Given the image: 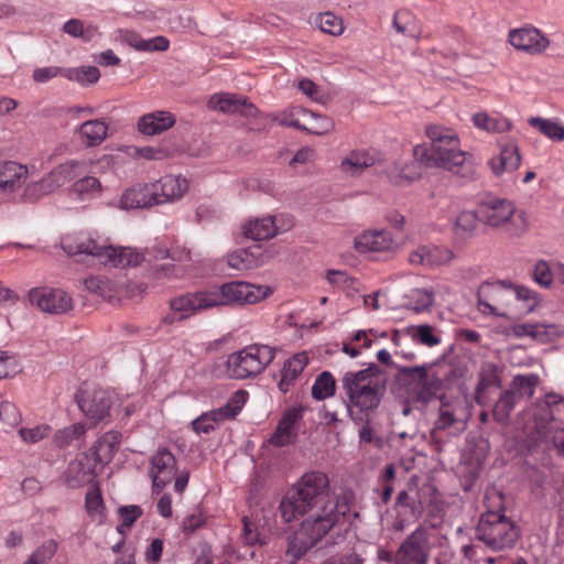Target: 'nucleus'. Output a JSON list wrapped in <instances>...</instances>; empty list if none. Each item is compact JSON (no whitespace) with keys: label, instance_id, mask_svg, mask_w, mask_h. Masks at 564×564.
I'll use <instances>...</instances> for the list:
<instances>
[{"label":"nucleus","instance_id":"obj_54","mask_svg":"<svg viewBox=\"0 0 564 564\" xmlns=\"http://www.w3.org/2000/svg\"><path fill=\"white\" fill-rule=\"evenodd\" d=\"M412 338L419 344L434 347L441 343V337L435 334L431 325L423 324L412 327Z\"/></svg>","mask_w":564,"mask_h":564},{"label":"nucleus","instance_id":"obj_9","mask_svg":"<svg viewBox=\"0 0 564 564\" xmlns=\"http://www.w3.org/2000/svg\"><path fill=\"white\" fill-rule=\"evenodd\" d=\"M398 373L410 402L425 405L437 399L442 389L429 365L400 367Z\"/></svg>","mask_w":564,"mask_h":564},{"label":"nucleus","instance_id":"obj_1","mask_svg":"<svg viewBox=\"0 0 564 564\" xmlns=\"http://www.w3.org/2000/svg\"><path fill=\"white\" fill-rule=\"evenodd\" d=\"M425 132L431 140V147H415L416 161L394 163L387 167L386 175L391 184L404 186L420 178L419 162L426 167H442L463 176L470 172V155L459 150V139L454 130L431 124L426 127Z\"/></svg>","mask_w":564,"mask_h":564},{"label":"nucleus","instance_id":"obj_60","mask_svg":"<svg viewBox=\"0 0 564 564\" xmlns=\"http://www.w3.org/2000/svg\"><path fill=\"white\" fill-rule=\"evenodd\" d=\"M0 420L8 427H13L20 423L21 414L13 403L9 401H2L0 403Z\"/></svg>","mask_w":564,"mask_h":564},{"label":"nucleus","instance_id":"obj_21","mask_svg":"<svg viewBox=\"0 0 564 564\" xmlns=\"http://www.w3.org/2000/svg\"><path fill=\"white\" fill-rule=\"evenodd\" d=\"M208 107L223 113H240L246 117H253L258 111L248 98L229 93L214 94L208 100Z\"/></svg>","mask_w":564,"mask_h":564},{"label":"nucleus","instance_id":"obj_27","mask_svg":"<svg viewBox=\"0 0 564 564\" xmlns=\"http://www.w3.org/2000/svg\"><path fill=\"white\" fill-rule=\"evenodd\" d=\"M464 408L459 402H445L441 399L438 417L434 423V430L454 429L460 432L465 429V422L462 419Z\"/></svg>","mask_w":564,"mask_h":564},{"label":"nucleus","instance_id":"obj_30","mask_svg":"<svg viewBox=\"0 0 564 564\" xmlns=\"http://www.w3.org/2000/svg\"><path fill=\"white\" fill-rule=\"evenodd\" d=\"M120 444V434L115 431L106 432L90 448V454L95 460V467L106 465L111 462Z\"/></svg>","mask_w":564,"mask_h":564},{"label":"nucleus","instance_id":"obj_50","mask_svg":"<svg viewBox=\"0 0 564 564\" xmlns=\"http://www.w3.org/2000/svg\"><path fill=\"white\" fill-rule=\"evenodd\" d=\"M63 76L69 80L77 82L80 85H87L98 82L100 72L96 66H83L67 68L63 72Z\"/></svg>","mask_w":564,"mask_h":564},{"label":"nucleus","instance_id":"obj_10","mask_svg":"<svg viewBox=\"0 0 564 564\" xmlns=\"http://www.w3.org/2000/svg\"><path fill=\"white\" fill-rule=\"evenodd\" d=\"M86 172L87 164L84 161H67L53 169L41 180L29 183L23 191V198L28 202H36Z\"/></svg>","mask_w":564,"mask_h":564},{"label":"nucleus","instance_id":"obj_56","mask_svg":"<svg viewBox=\"0 0 564 564\" xmlns=\"http://www.w3.org/2000/svg\"><path fill=\"white\" fill-rule=\"evenodd\" d=\"M85 508L88 516L91 518L102 514L104 501L100 489L97 486H91L86 492Z\"/></svg>","mask_w":564,"mask_h":564},{"label":"nucleus","instance_id":"obj_45","mask_svg":"<svg viewBox=\"0 0 564 564\" xmlns=\"http://www.w3.org/2000/svg\"><path fill=\"white\" fill-rule=\"evenodd\" d=\"M336 380L329 371L319 373L312 387V397L315 400H325L335 394Z\"/></svg>","mask_w":564,"mask_h":564},{"label":"nucleus","instance_id":"obj_64","mask_svg":"<svg viewBox=\"0 0 564 564\" xmlns=\"http://www.w3.org/2000/svg\"><path fill=\"white\" fill-rule=\"evenodd\" d=\"M55 552V545L50 543L35 550L24 564H46Z\"/></svg>","mask_w":564,"mask_h":564},{"label":"nucleus","instance_id":"obj_25","mask_svg":"<svg viewBox=\"0 0 564 564\" xmlns=\"http://www.w3.org/2000/svg\"><path fill=\"white\" fill-rule=\"evenodd\" d=\"M303 410L301 408H292L285 412L280 420L275 432L270 438V443L276 447L286 446L296 438L294 425L302 419Z\"/></svg>","mask_w":564,"mask_h":564},{"label":"nucleus","instance_id":"obj_63","mask_svg":"<svg viewBox=\"0 0 564 564\" xmlns=\"http://www.w3.org/2000/svg\"><path fill=\"white\" fill-rule=\"evenodd\" d=\"M63 72L65 69L57 66L41 67L34 69L32 78L35 83L43 84L58 75H63Z\"/></svg>","mask_w":564,"mask_h":564},{"label":"nucleus","instance_id":"obj_24","mask_svg":"<svg viewBox=\"0 0 564 564\" xmlns=\"http://www.w3.org/2000/svg\"><path fill=\"white\" fill-rule=\"evenodd\" d=\"M151 185L155 186L158 205L180 199L188 189L187 180L181 175H165Z\"/></svg>","mask_w":564,"mask_h":564},{"label":"nucleus","instance_id":"obj_23","mask_svg":"<svg viewBox=\"0 0 564 564\" xmlns=\"http://www.w3.org/2000/svg\"><path fill=\"white\" fill-rule=\"evenodd\" d=\"M29 176L26 165L15 161L0 162V192L10 194L22 186Z\"/></svg>","mask_w":564,"mask_h":564},{"label":"nucleus","instance_id":"obj_53","mask_svg":"<svg viewBox=\"0 0 564 564\" xmlns=\"http://www.w3.org/2000/svg\"><path fill=\"white\" fill-rule=\"evenodd\" d=\"M513 303H522L520 310L529 313L539 305L540 299L536 292L522 285H513Z\"/></svg>","mask_w":564,"mask_h":564},{"label":"nucleus","instance_id":"obj_42","mask_svg":"<svg viewBox=\"0 0 564 564\" xmlns=\"http://www.w3.org/2000/svg\"><path fill=\"white\" fill-rule=\"evenodd\" d=\"M529 124L538 129L543 135L550 140L561 142L564 140V126L552 119H544L540 117H531L528 120Z\"/></svg>","mask_w":564,"mask_h":564},{"label":"nucleus","instance_id":"obj_20","mask_svg":"<svg viewBox=\"0 0 564 564\" xmlns=\"http://www.w3.org/2000/svg\"><path fill=\"white\" fill-rule=\"evenodd\" d=\"M509 42L516 50L530 55L542 54L550 46V40L534 26L510 30Z\"/></svg>","mask_w":564,"mask_h":564},{"label":"nucleus","instance_id":"obj_49","mask_svg":"<svg viewBox=\"0 0 564 564\" xmlns=\"http://www.w3.org/2000/svg\"><path fill=\"white\" fill-rule=\"evenodd\" d=\"M63 31L72 37H79L84 42H90L97 34V26L89 24L84 25V22L79 19H70L63 25Z\"/></svg>","mask_w":564,"mask_h":564},{"label":"nucleus","instance_id":"obj_40","mask_svg":"<svg viewBox=\"0 0 564 564\" xmlns=\"http://www.w3.org/2000/svg\"><path fill=\"white\" fill-rule=\"evenodd\" d=\"M539 382L540 377L535 373L517 375L513 377L509 390L513 392L518 401L529 399L534 394Z\"/></svg>","mask_w":564,"mask_h":564},{"label":"nucleus","instance_id":"obj_2","mask_svg":"<svg viewBox=\"0 0 564 564\" xmlns=\"http://www.w3.org/2000/svg\"><path fill=\"white\" fill-rule=\"evenodd\" d=\"M376 364L358 371H347L340 379L343 400L347 414L355 423H365L359 437L366 443L372 442V429L369 416L377 411L386 393V382Z\"/></svg>","mask_w":564,"mask_h":564},{"label":"nucleus","instance_id":"obj_62","mask_svg":"<svg viewBox=\"0 0 564 564\" xmlns=\"http://www.w3.org/2000/svg\"><path fill=\"white\" fill-rule=\"evenodd\" d=\"M206 518L198 509L187 514L182 521V531L191 534L205 524Z\"/></svg>","mask_w":564,"mask_h":564},{"label":"nucleus","instance_id":"obj_38","mask_svg":"<svg viewBox=\"0 0 564 564\" xmlns=\"http://www.w3.org/2000/svg\"><path fill=\"white\" fill-rule=\"evenodd\" d=\"M473 122L476 128L489 133H503L512 128L509 119L502 116H490L487 112H477L473 116Z\"/></svg>","mask_w":564,"mask_h":564},{"label":"nucleus","instance_id":"obj_4","mask_svg":"<svg viewBox=\"0 0 564 564\" xmlns=\"http://www.w3.org/2000/svg\"><path fill=\"white\" fill-rule=\"evenodd\" d=\"M329 479L322 471L304 474L282 498L279 511L285 522L307 514L305 520L322 516L329 499Z\"/></svg>","mask_w":564,"mask_h":564},{"label":"nucleus","instance_id":"obj_47","mask_svg":"<svg viewBox=\"0 0 564 564\" xmlns=\"http://www.w3.org/2000/svg\"><path fill=\"white\" fill-rule=\"evenodd\" d=\"M479 220V208L476 212L463 210L459 213L455 221L456 234L462 237L473 236L478 228Z\"/></svg>","mask_w":564,"mask_h":564},{"label":"nucleus","instance_id":"obj_55","mask_svg":"<svg viewBox=\"0 0 564 564\" xmlns=\"http://www.w3.org/2000/svg\"><path fill=\"white\" fill-rule=\"evenodd\" d=\"M375 164V158L367 152H351L341 161V169L346 172L358 169H366Z\"/></svg>","mask_w":564,"mask_h":564},{"label":"nucleus","instance_id":"obj_12","mask_svg":"<svg viewBox=\"0 0 564 564\" xmlns=\"http://www.w3.org/2000/svg\"><path fill=\"white\" fill-rule=\"evenodd\" d=\"M431 550V530L419 525L400 544L394 554V564H427Z\"/></svg>","mask_w":564,"mask_h":564},{"label":"nucleus","instance_id":"obj_44","mask_svg":"<svg viewBox=\"0 0 564 564\" xmlns=\"http://www.w3.org/2000/svg\"><path fill=\"white\" fill-rule=\"evenodd\" d=\"M429 367L442 390L448 388L460 376L459 369L445 360L430 364Z\"/></svg>","mask_w":564,"mask_h":564},{"label":"nucleus","instance_id":"obj_37","mask_svg":"<svg viewBox=\"0 0 564 564\" xmlns=\"http://www.w3.org/2000/svg\"><path fill=\"white\" fill-rule=\"evenodd\" d=\"M518 337L530 336L541 341L552 340L562 335V330L554 324H519L513 327Z\"/></svg>","mask_w":564,"mask_h":564},{"label":"nucleus","instance_id":"obj_19","mask_svg":"<svg viewBox=\"0 0 564 564\" xmlns=\"http://www.w3.org/2000/svg\"><path fill=\"white\" fill-rule=\"evenodd\" d=\"M176 473V458L166 448H159L150 459V477L153 490L160 492Z\"/></svg>","mask_w":564,"mask_h":564},{"label":"nucleus","instance_id":"obj_61","mask_svg":"<svg viewBox=\"0 0 564 564\" xmlns=\"http://www.w3.org/2000/svg\"><path fill=\"white\" fill-rule=\"evenodd\" d=\"M533 279L540 285L550 288L553 281V269L546 261L540 260L534 265Z\"/></svg>","mask_w":564,"mask_h":564},{"label":"nucleus","instance_id":"obj_15","mask_svg":"<svg viewBox=\"0 0 564 564\" xmlns=\"http://www.w3.org/2000/svg\"><path fill=\"white\" fill-rule=\"evenodd\" d=\"M532 417L536 438L545 436L554 423L564 422V399L556 393H547L538 399L533 405Z\"/></svg>","mask_w":564,"mask_h":564},{"label":"nucleus","instance_id":"obj_13","mask_svg":"<svg viewBox=\"0 0 564 564\" xmlns=\"http://www.w3.org/2000/svg\"><path fill=\"white\" fill-rule=\"evenodd\" d=\"M513 303V285L505 282L484 283L478 290V308L484 314L506 316Z\"/></svg>","mask_w":564,"mask_h":564},{"label":"nucleus","instance_id":"obj_29","mask_svg":"<svg viewBox=\"0 0 564 564\" xmlns=\"http://www.w3.org/2000/svg\"><path fill=\"white\" fill-rule=\"evenodd\" d=\"M76 134L86 148H95L107 139L108 124L100 119H90L76 129Z\"/></svg>","mask_w":564,"mask_h":564},{"label":"nucleus","instance_id":"obj_7","mask_svg":"<svg viewBox=\"0 0 564 564\" xmlns=\"http://www.w3.org/2000/svg\"><path fill=\"white\" fill-rule=\"evenodd\" d=\"M486 500L497 502L498 510H487L480 517L476 528V538L492 551L511 549L519 538L513 522L501 513L502 496L492 492L486 495Z\"/></svg>","mask_w":564,"mask_h":564},{"label":"nucleus","instance_id":"obj_51","mask_svg":"<svg viewBox=\"0 0 564 564\" xmlns=\"http://www.w3.org/2000/svg\"><path fill=\"white\" fill-rule=\"evenodd\" d=\"M315 24L323 33L333 36L341 35L345 30L343 20L332 12L319 13L315 18Z\"/></svg>","mask_w":564,"mask_h":564},{"label":"nucleus","instance_id":"obj_46","mask_svg":"<svg viewBox=\"0 0 564 564\" xmlns=\"http://www.w3.org/2000/svg\"><path fill=\"white\" fill-rule=\"evenodd\" d=\"M518 402L512 391L505 390L494 405L492 415L495 420L499 423H507Z\"/></svg>","mask_w":564,"mask_h":564},{"label":"nucleus","instance_id":"obj_43","mask_svg":"<svg viewBox=\"0 0 564 564\" xmlns=\"http://www.w3.org/2000/svg\"><path fill=\"white\" fill-rule=\"evenodd\" d=\"M434 304L433 291L426 289H413L406 295L405 307L416 313L429 311Z\"/></svg>","mask_w":564,"mask_h":564},{"label":"nucleus","instance_id":"obj_5","mask_svg":"<svg viewBox=\"0 0 564 564\" xmlns=\"http://www.w3.org/2000/svg\"><path fill=\"white\" fill-rule=\"evenodd\" d=\"M275 357V349L269 345L252 344L228 355L216 365L213 373L217 378L235 380L252 379L262 373Z\"/></svg>","mask_w":564,"mask_h":564},{"label":"nucleus","instance_id":"obj_59","mask_svg":"<svg viewBox=\"0 0 564 564\" xmlns=\"http://www.w3.org/2000/svg\"><path fill=\"white\" fill-rule=\"evenodd\" d=\"M242 522H243V530H242L241 538L246 544L262 545L265 543V536H263L262 533L259 532L258 528L254 525L253 522H251L247 517H243Z\"/></svg>","mask_w":564,"mask_h":564},{"label":"nucleus","instance_id":"obj_3","mask_svg":"<svg viewBox=\"0 0 564 564\" xmlns=\"http://www.w3.org/2000/svg\"><path fill=\"white\" fill-rule=\"evenodd\" d=\"M268 295V288L243 281H231L208 290L186 293L170 301V308L185 319L196 313L219 306L253 304Z\"/></svg>","mask_w":564,"mask_h":564},{"label":"nucleus","instance_id":"obj_17","mask_svg":"<svg viewBox=\"0 0 564 564\" xmlns=\"http://www.w3.org/2000/svg\"><path fill=\"white\" fill-rule=\"evenodd\" d=\"M29 300L44 313L65 314L73 310V297L62 289L34 288L29 292Z\"/></svg>","mask_w":564,"mask_h":564},{"label":"nucleus","instance_id":"obj_39","mask_svg":"<svg viewBox=\"0 0 564 564\" xmlns=\"http://www.w3.org/2000/svg\"><path fill=\"white\" fill-rule=\"evenodd\" d=\"M500 368L492 362H486L481 366L479 372V382L476 388V400L482 404V392L490 387H501Z\"/></svg>","mask_w":564,"mask_h":564},{"label":"nucleus","instance_id":"obj_26","mask_svg":"<svg viewBox=\"0 0 564 564\" xmlns=\"http://www.w3.org/2000/svg\"><path fill=\"white\" fill-rule=\"evenodd\" d=\"M158 193L151 184L137 185L127 189L121 196V207L124 209L148 208L158 205Z\"/></svg>","mask_w":564,"mask_h":564},{"label":"nucleus","instance_id":"obj_58","mask_svg":"<svg viewBox=\"0 0 564 564\" xmlns=\"http://www.w3.org/2000/svg\"><path fill=\"white\" fill-rule=\"evenodd\" d=\"M397 505L409 510L410 516L417 520L423 513L421 501H416L406 490H401L397 496Z\"/></svg>","mask_w":564,"mask_h":564},{"label":"nucleus","instance_id":"obj_6","mask_svg":"<svg viewBox=\"0 0 564 564\" xmlns=\"http://www.w3.org/2000/svg\"><path fill=\"white\" fill-rule=\"evenodd\" d=\"M62 247L70 256L88 254L112 267H137L144 260V254L135 249L100 243L87 234L63 238Z\"/></svg>","mask_w":564,"mask_h":564},{"label":"nucleus","instance_id":"obj_16","mask_svg":"<svg viewBox=\"0 0 564 564\" xmlns=\"http://www.w3.org/2000/svg\"><path fill=\"white\" fill-rule=\"evenodd\" d=\"M294 226V219L289 214H278L248 219L242 225L246 238L262 241L269 240L279 234L289 231Z\"/></svg>","mask_w":564,"mask_h":564},{"label":"nucleus","instance_id":"obj_34","mask_svg":"<svg viewBox=\"0 0 564 564\" xmlns=\"http://www.w3.org/2000/svg\"><path fill=\"white\" fill-rule=\"evenodd\" d=\"M122 41L139 52H165L170 46L169 39L163 35L144 40L139 33L133 31H126L122 34Z\"/></svg>","mask_w":564,"mask_h":564},{"label":"nucleus","instance_id":"obj_14","mask_svg":"<svg viewBox=\"0 0 564 564\" xmlns=\"http://www.w3.org/2000/svg\"><path fill=\"white\" fill-rule=\"evenodd\" d=\"M76 402L82 413L94 425L110 415L112 397L104 388L86 386L76 393Z\"/></svg>","mask_w":564,"mask_h":564},{"label":"nucleus","instance_id":"obj_8","mask_svg":"<svg viewBox=\"0 0 564 564\" xmlns=\"http://www.w3.org/2000/svg\"><path fill=\"white\" fill-rule=\"evenodd\" d=\"M480 220L490 227H505L511 236H522L528 229V218L524 212H517L513 204L507 199L489 198L479 205Z\"/></svg>","mask_w":564,"mask_h":564},{"label":"nucleus","instance_id":"obj_28","mask_svg":"<svg viewBox=\"0 0 564 564\" xmlns=\"http://www.w3.org/2000/svg\"><path fill=\"white\" fill-rule=\"evenodd\" d=\"M393 240L387 230H367L355 239V248L359 252H377L389 250Z\"/></svg>","mask_w":564,"mask_h":564},{"label":"nucleus","instance_id":"obj_36","mask_svg":"<svg viewBox=\"0 0 564 564\" xmlns=\"http://www.w3.org/2000/svg\"><path fill=\"white\" fill-rule=\"evenodd\" d=\"M262 252L260 248L238 249L228 254L227 263L236 270H250L263 264Z\"/></svg>","mask_w":564,"mask_h":564},{"label":"nucleus","instance_id":"obj_57","mask_svg":"<svg viewBox=\"0 0 564 564\" xmlns=\"http://www.w3.org/2000/svg\"><path fill=\"white\" fill-rule=\"evenodd\" d=\"M51 427L46 424H39L31 427H22L19 430V435L22 441L28 444H35L46 436H48Z\"/></svg>","mask_w":564,"mask_h":564},{"label":"nucleus","instance_id":"obj_18","mask_svg":"<svg viewBox=\"0 0 564 564\" xmlns=\"http://www.w3.org/2000/svg\"><path fill=\"white\" fill-rule=\"evenodd\" d=\"M245 395L246 392L240 390L237 392L236 397L229 400L224 406L204 412L192 422L193 430L196 433L207 434L220 422L235 417L245 403Z\"/></svg>","mask_w":564,"mask_h":564},{"label":"nucleus","instance_id":"obj_11","mask_svg":"<svg viewBox=\"0 0 564 564\" xmlns=\"http://www.w3.org/2000/svg\"><path fill=\"white\" fill-rule=\"evenodd\" d=\"M355 499L351 492H343L334 502L330 498L322 516L315 520H305L304 530L313 533L315 539L323 538L335 525L350 522L357 512L352 510Z\"/></svg>","mask_w":564,"mask_h":564},{"label":"nucleus","instance_id":"obj_31","mask_svg":"<svg viewBox=\"0 0 564 564\" xmlns=\"http://www.w3.org/2000/svg\"><path fill=\"white\" fill-rule=\"evenodd\" d=\"M305 520L301 523L300 530L289 541L288 549L285 551V561L289 563H295L301 558L308 549L317 543L322 538L314 536L313 533L304 530Z\"/></svg>","mask_w":564,"mask_h":564},{"label":"nucleus","instance_id":"obj_52","mask_svg":"<svg viewBox=\"0 0 564 564\" xmlns=\"http://www.w3.org/2000/svg\"><path fill=\"white\" fill-rule=\"evenodd\" d=\"M85 433V424L75 423L56 432V434L54 435V442L58 447H66L73 444L74 441L83 437Z\"/></svg>","mask_w":564,"mask_h":564},{"label":"nucleus","instance_id":"obj_35","mask_svg":"<svg viewBox=\"0 0 564 564\" xmlns=\"http://www.w3.org/2000/svg\"><path fill=\"white\" fill-rule=\"evenodd\" d=\"M308 364V356L306 352H297L288 359L281 371V379L279 381V389L286 393L291 386L295 382L299 376L303 372Z\"/></svg>","mask_w":564,"mask_h":564},{"label":"nucleus","instance_id":"obj_22","mask_svg":"<svg viewBox=\"0 0 564 564\" xmlns=\"http://www.w3.org/2000/svg\"><path fill=\"white\" fill-rule=\"evenodd\" d=\"M454 258L452 250L438 246H419L408 257L412 265L434 268L447 264Z\"/></svg>","mask_w":564,"mask_h":564},{"label":"nucleus","instance_id":"obj_33","mask_svg":"<svg viewBox=\"0 0 564 564\" xmlns=\"http://www.w3.org/2000/svg\"><path fill=\"white\" fill-rule=\"evenodd\" d=\"M521 163L519 148L514 142L505 144L498 156L490 160V166L496 175L516 171Z\"/></svg>","mask_w":564,"mask_h":564},{"label":"nucleus","instance_id":"obj_48","mask_svg":"<svg viewBox=\"0 0 564 564\" xmlns=\"http://www.w3.org/2000/svg\"><path fill=\"white\" fill-rule=\"evenodd\" d=\"M101 189L99 180L94 176H83L72 185V192L82 200L94 198Z\"/></svg>","mask_w":564,"mask_h":564},{"label":"nucleus","instance_id":"obj_41","mask_svg":"<svg viewBox=\"0 0 564 564\" xmlns=\"http://www.w3.org/2000/svg\"><path fill=\"white\" fill-rule=\"evenodd\" d=\"M392 24L398 33L406 34L416 40L421 37L417 20L409 10H398L393 15Z\"/></svg>","mask_w":564,"mask_h":564},{"label":"nucleus","instance_id":"obj_32","mask_svg":"<svg viewBox=\"0 0 564 564\" xmlns=\"http://www.w3.org/2000/svg\"><path fill=\"white\" fill-rule=\"evenodd\" d=\"M175 117L169 111H154L144 115L138 122L139 131L142 134L154 135L172 128Z\"/></svg>","mask_w":564,"mask_h":564}]
</instances>
